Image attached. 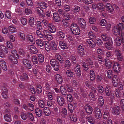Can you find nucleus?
Returning <instances> with one entry per match:
<instances>
[{"label": "nucleus", "instance_id": "24", "mask_svg": "<svg viewBox=\"0 0 124 124\" xmlns=\"http://www.w3.org/2000/svg\"><path fill=\"white\" fill-rule=\"evenodd\" d=\"M86 119L87 121L90 124H94L96 123L95 119L92 116H87L86 118Z\"/></svg>", "mask_w": 124, "mask_h": 124}, {"label": "nucleus", "instance_id": "48", "mask_svg": "<svg viewBox=\"0 0 124 124\" xmlns=\"http://www.w3.org/2000/svg\"><path fill=\"white\" fill-rule=\"evenodd\" d=\"M25 12L27 15L31 14L32 12V9L31 8H26L25 10Z\"/></svg>", "mask_w": 124, "mask_h": 124}, {"label": "nucleus", "instance_id": "44", "mask_svg": "<svg viewBox=\"0 0 124 124\" xmlns=\"http://www.w3.org/2000/svg\"><path fill=\"white\" fill-rule=\"evenodd\" d=\"M55 57L58 60L60 63H62L63 62V59L62 57L59 54H56L55 55Z\"/></svg>", "mask_w": 124, "mask_h": 124}, {"label": "nucleus", "instance_id": "6", "mask_svg": "<svg viewBox=\"0 0 124 124\" xmlns=\"http://www.w3.org/2000/svg\"><path fill=\"white\" fill-rule=\"evenodd\" d=\"M57 101L59 105L61 106H62L65 104V98L62 95L58 94L56 96Z\"/></svg>", "mask_w": 124, "mask_h": 124}, {"label": "nucleus", "instance_id": "57", "mask_svg": "<svg viewBox=\"0 0 124 124\" xmlns=\"http://www.w3.org/2000/svg\"><path fill=\"white\" fill-rule=\"evenodd\" d=\"M50 45L51 47L53 48V49L54 51H55L56 50L57 46V45L55 44L54 42L51 41L50 43Z\"/></svg>", "mask_w": 124, "mask_h": 124}, {"label": "nucleus", "instance_id": "63", "mask_svg": "<svg viewBox=\"0 0 124 124\" xmlns=\"http://www.w3.org/2000/svg\"><path fill=\"white\" fill-rule=\"evenodd\" d=\"M53 2L56 6H60L61 4L60 0H53Z\"/></svg>", "mask_w": 124, "mask_h": 124}, {"label": "nucleus", "instance_id": "45", "mask_svg": "<svg viewBox=\"0 0 124 124\" xmlns=\"http://www.w3.org/2000/svg\"><path fill=\"white\" fill-rule=\"evenodd\" d=\"M101 38L104 41H108L109 38H111L110 37H109L107 34H104L102 35L101 36Z\"/></svg>", "mask_w": 124, "mask_h": 124}, {"label": "nucleus", "instance_id": "56", "mask_svg": "<svg viewBox=\"0 0 124 124\" xmlns=\"http://www.w3.org/2000/svg\"><path fill=\"white\" fill-rule=\"evenodd\" d=\"M69 116L71 120L74 122H75L77 121V117L75 115L72 114L70 115Z\"/></svg>", "mask_w": 124, "mask_h": 124}, {"label": "nucleus", "instance_id": "39", "mask_svg": "<svg viewBox=\"0 0 124 124\" xmlns=\"http://www.w3.org/2000/svg\"><path fill=\"white\" fill-rule=\"evenodd\" d=\"M124 88L121 82H119L117 85V88L116 91V92H120L123 90Z\"/></svg>", "mask_w": 124, "mask_h": 124}, {"label": "nucleus", "instance_id": "14", "mask_svg": "<svg viewBox=\"0 0 124 124\" xmlns=\"http://www.w3.org/2000/svg\"><path fill=\"white\" fill-rule=\"evenodd\" d=\"M84 108L86 113L89 114H91L92 113L93 109L91 106L89 104H86L84 107Z\"/></svg>", "mask_w": 124, "mask_h": 124}, {"label": "nucleus", "instance_id": "8", "mask_svg": "<svg viewBox=\"0 0 124 124\" xmlns=\"http://www.w3.org/2000/svg\"><path fill=\"white\" fill-rule=\"evenodd\" d=\"M95 117L97 119H98L101 118L102 114L100 109L99 108H95L93 112Z\"/></svg>", "mask_w": 124, "mask_h": 124}, {"label": "nucleus", "instance_id": "7", "mask_svg": "<svg viewBox=\"0 0 124 124\" xmlns=\"http://www.w3.org/2000/svg\"><path fill=\"white\" fill-rule=\"evenodd\" d=\"M22 108L25 110L33 111L34 109V105L32 103H28L27 104H24L22 106Z\"/></svg>", "mask_w": 124, "mask_h": 124}, {"label": "nucleus", "instance_id": "25", "mask_svg": "<svg viewBox=\"0 0 124 124\" xmlns=\"http://www.w3.org/2000/svg\"><path fill=\"white\" fill-rule=\"evenodd\" d=\"M47 28L51 33H54L56 31V29L55 26L51 23L48 26Z\"/></svg>", "mask_w": 124, "mask_h": 124}, {"label": "nucleus", "instance_id": "49", "mask_svg": "<svg viewBox=\"0 0 124 124\" xmlns=\"http://www.w3.org/2000/svg\"><path fill=\"white\" fill-rule=\"evenodd\" d=\"M94 41L95 44H96L98 45H102L103 43V42L100 39H94Z\"/></svg>", "mask_w": 124, "mask_h": 124}, {"label": "nucleus", "instance_id": "3", "mask_svg": "<svg viewBox=\"0 0 124 124\" xmlns=\"http://www.w3.org/2000/svg\"><path fill=\"white\" fill-rule=\"evenodd\" d=\"M70 27V29L73 34L76 35H78L80 34V30L76 24H72Z\"/></svg>", "mask_w": 124, "mask_h": 124}, {"label": "nucleus", "instance_id": "51", "mask_svg": "<svg viewBox=\"0 0 124 124\" xmlns=\"http://www.w3.org/2000/svg\"><path fill=\"white\" fill-rule=\"evenodd\" d=\"M36 34L38 37L40 38H42L45 36L43 31L41 32L39 30L36 31Z\"/></svg>", "mask_w": 124, "mask_h": 124}, {"label": "nucleus", "instance_id": "22", "mask_svg": "<svg viewBox=\"0 0 124 124\" xmlns=\"http://www.w3.org/2000/svg\"><path fill=\"white\" fill-rule=\"evenodd\" d=\"M105 10V7L104 4L102 3H99L98 4L97 11L99 12Z\"/></svg>", "mask_w": 124, "mask_h": 124}, {"label": "nucleus", "instance_id": "64", "mask_svg": "<svg viewBox=\"0 0 124 124\" xmlns=\"http://www.w3.org/2000/svg\"><path fill=\"white\" fill-rule=\"evenodd\" d=\"M57 35L59 38H63L64 37V34L62 31H59L57 33Z\"/></svg>", "mask_w": 124, "mask_h": 124}, {"label": "nucleus", "instance_id": "47", "mask_svg": "<svg viewBox=\"0 0 124 124\" xmlns=\"http://www.w3.org/2000/svg\"><path fill=\"white\" fill-rule=\"evenodd\" d=\"M18 35L20 38V39L21 41H24L25 39V37L24 33L20 32L18 33Z\"/></svg>", "mask_w": 124, "mask_h": 124}, {"label": "nucleus", "instance_id": "17", "mask_svg": "<svg viewBox=\"0 0 124 124\" xmlns=\"http://www.w3.org/2000/svg\"><path fill=\"white\" fill-rule=\"evenodd\" d=\"M113 69L116 72H119L121 69L120 65L117 62H115L113 64Z\"/></svg>", "mask_w": 124, "mask_h": 124}, {"label": "nucleus", "instance_id": "55", "mask_svg": "<svg viewBox=\"0 0 124 124\" xmlns=\"http://www.w3.org/2000/svg\"><path fill=\"white\" fill-rule=\"evenodd\" d=\"M35 113L36 115L39 117L41 116L42 115L41 110L38 108H36L35 109Z\"/></svg>", "mask_w": 124, "mask_h": 124}, {"label": "nucleus", "instance_id": "37", "mask_svg": "<svg viewBox=\"0 0 124 124\" xmlns=\"http://www.w3.org/2000/svg\"><path fill=\"white\" fill-rule=\"evenodd\" d=\"M116 75H114L112 79V82L113 85L115 87L117 86L118 85V79L116 78Z\"/></svg>", "mask_w": 124, "mask_h": 124}, {"label": "nucleus", "instance_id": "33", "mask_svg": "<svg viewBox=\"0 0 124 124\" xmlns=\"http://www.w3.org/2000/svg\"><path fill=\"white\" fill-rule=\"evenodd\" d=\"M38 4L42 8L45 9L47 7V4L43 2H38Z\"/></svg>", "mask_w": 124, "mask_h": 124}, {"label": "nucleus", "instance_id": "10", "mask_svg": "<svg viewBox=\"0 0 124 124\" xmlns=\"http://www.w3.org/2000/svg\"><path fill=\"white\" fill-rule=\"evenodd\" d=\"M78 21L80 26L84 29H85L86 24L85 21L83 18H78Z\"/></svg>", "mask_w": 124, "mask_h": 124}, {"label": "nucleus", "instance_id": "5", "mask_svg": "<svg viewBox=\"0 0 124 124\" xmlns=\"http://www.w3.org/2000/svg\"><path fill=\"white\" fill-rule=\"evenodd\" d=\"M8 52V50L3 45H1L0 47V56L2 58L4 57L5 54Z\"/></svg>", "mask_w": 124, "mask_h": 124}, {"label": "nucleus", "instance_id": "2", "mask_svg": "<svg viewBox=\"0 0 124 124\" xmlns=\"http://www.w3.org/2000/svg\"><path fill=\"white\" fill-rule=\"evenodd\" d=\"M105 92L106 95L108 96H110L112 101H114L115 100V95L113 91L110 88V87L107 86L105 88Z\"/></svg>", "mask_w": 124, "mask_h": 124}, {"label": "nucleus", "instance_id": "30", "mask_svg": "<svg viewBox=\"0 0 124 124\" xmlns=\"http://www.w3.org/2000/svg\"><path fill=\"white\" fill-rule=\"evenodd\" d=\"M8 29L9 32L11 33H14L17 32L16 29L13 26H9L8 28Z\"/></svg>", "mask_w": 124, "mask_h": 124}, {"label": "nucleus", "instance_id": "21", "mask_svg": "<svg viewBox=\"0 0 124 124\" xmlns=\"http://www.w3.org/2000/svg\"><path fill=\"white\" fill-rule=\"evenodd\" d=\"M29 50L30 52L33 54H35L38 52L37 48L34 46L31 45L29 48Z\"/></svg>", "mask_w": 124, "mask_h": 124}, {"label": "nucleus", "instance_id": "27", "mask_svg": "<svg viewBox=\"0 0 124 124\" xmlns=\"http://www.w3.org/2000/svg\"><path fill=\"white\" fill-rule=\"evenodd\" d=\"M45 41H43L42 39H39L36 40V43L38 46H44V44L45 43Z\"/></svg>", "mask_w": 124, "mask_h": 124}, {"label": "nucleus", "instance_id": "32", "mask_svg": "<svg viewBox=\"0 0 124 124\" xmlns=\"http://www.w3.org/2000/svg\"><path fill=\"white\" fill-rule=\"evenodd\" d=\"M106 8L110 11L111 13L113 12L114 10V8L112 5L109 3L107 4L106 5Z\"/></svg>", "mask_w": 124, "mask_h": 124}, {"label": "nucleus", "instance_id": "11", "mask_svg": "<svg viewBox=\"0 0 124 124\" xmlns=\"http://www.w3.org/2000/svg\"><path fill=\"white\" fill-rule=\"evenodd\" d=\"M117 57V59L118 61H121L123 60L122 54L121 51L119 49H116L115 51Z\"/></svg>", "mask_w": 124, "mask_h": 124}, {"label": "nucleus", "instance_id": "38", "mask_svg": "<svg viewBox=\"0 0 124 124\" xmlns=\"http://www.w3.org/2000/svg\"><path fill=\"white\" fill-rule=\"evenodd\" d=\"M115 43L116 44L117 46H120L121 44L122 40L120 37L118 36L115 39Z\"/></svg>", "mask_w": 124, "mask_h": 124}, {"label": "nucleus", "instance_id": "23", "mask_svg": "<svg viewBox=\"0 0 124 124\" xmlns=\"http://www.w3.org/2000/svg\"><path fill=\"white\" fill-rule=\"evenodd\" d=\"M86 42L89 46L93 48L96 45L94 41H93L91 39H88L86 40Z\"/></svg>", "mask_w": 124, "mask_h": 124}, {"label": "nucleus", "instance_id": "26", "mask_svg": "<svg viewBox=\"0 0 124 124\" xmlns=\"http://www.w3.org/2000/svg\"><path fill=\"white\" fill-rule=\"evenodd\" d=\"M67 110L65 108H63L60 111V114L62 117H65L67 114Z\"/></svg>", "mask_w": 124, "mask_h": 124}, {"label": "nucleus", "instance_id": "12", "mask_svg": "<svg viewBox=\"0 0 124 124\" xmlns=\"http://www.w3.org/2000/svg\"><path fill=\"white\" fill-rule=\"evenodd\" d=\"M120 108L117 106H115L112 108V113L113 115H118L120 113Z\"/></svg>", "mask_w": 124, "mask_h": 124}, {"label": "nucleus", "instance_id": "40", "mask_svg": "<svg viewBox=\"0 0 124 124\" xmlns=\"http://www.w3.org/2000/svg\"><path fill=\"white\" fill-rule=\"evenodd\" d=\"M20 78L22 80H26L28 78V75L26 74L23 73L20 75Z\"/></svg>", "mask_w": 124, "mask_h": 124}, {"label": "nucleus", "instance_id": "54", "mask_svg": "<svg viewBox=\"0 0 124 124\" xmlns=\"http://www.w3.org/2000/svg\"><path fill=\"white\" fill-rule=\"evenodd\" d=\"M45 47L46 50L47 51H49L50 49V44L47 41H45Z\"/></svg>", "mask_w": 124, "mask_h": 124}, {"label": "nucleus", "instance_id": "35", "mask_svg": "<svg viewBox=\"0 0 124 124\" xmlns=\"http://www.w3.org/2000/svg\"><path fill=\"white\" fill-rule=\"evenodd\" d=\"M105 66L106 67L108 68H110L111 66L112 62L109 60L106 59L105 60Z\"/></svg>", "mask_w": 124, "mask_h": 124}, {"label": "nucleus", "instance_id": "13", "mask_svg": "<svg viewBox=\"0 0 124 124\" xmlns=\"http://www.w3.org/2000/svg\"><path fill=\"white\" fill-rule=\"evenodd\" d=\"M22 62L24 65L27 68L31 69V62L29 60L27 59H23Z\"/></svg>", "mask_w": 124, "mask_h": 124}, {"label": "nucleus", "instance_id": "36", "mask_svg": "<svg viewBox=\"0 0 124 124\" xmlns=\"http://www.w3.org/2000/svg\"><path fill=\"white\" fill-rule=\"evenodd\" d=\"M12 13L9 10H7L6 12L5 16L8 19H10L12 18Z\"/></svg>", "mask_w": 124, "mask_h": 124}, {"label": "nucleus", "instance_id": "4", "mask_svg": "<svg viewBox=\"0 0 124 124\" xmlns=\"http://www.w3.org/2000/svg\"><path fill=\"white\" fill-rule=\"evenodd\" d=\"M90 89V97L92 100L94 101L96 98V94L97 93V92L95 89L93 87H91Z\"/></svg>", "mask_w": 124, "mask_h": 124}, {"label": "nucleus", "instance_id": "50", "mask_svg": "<svg viewBox=\"0 0 124 124\" xmlns=\"http://www.w3.org/2000/svg\"><path fill=\"white\" fill-rule=\"evenodd\" d=\"M38 59L39 62L41 63L43 62L44 61L43 55L41 54H38Z\"/></svg>", "mask_w": 124, "mask_h": 124}, {"label": "nucleus", "instance_id": "29", "mask_svg": "<svg viewBox=\"0 0 124 124\" xmlns=\"http://www.w3.org/2000/svg\"><path fill=\"white\" fill-rule=\"evenodd\" d=\"M41 8L39 7H37L36 8V11L37 14L42 17H44L45 16V14L43 13V12H40Z\"/></svg>", "mask_w": 124, "mask_h": 124}, {"label": "nucleus", "instance_id": "62", "mask_svg": "<svg viewBox=\"0 0 124 124\" xmlns=\"http://www.w3.org/2000/svg\"><path fill=\"white\" fill-rule=\"evenodd\" d=\"M68 108L70 112L72 113L73 111V107L72 104L69 103L68 104Z\"/></svg>", "mask_w": 124, "mask_h": 124}, {"label": "nucleus", "instance_id": "1", "mask_svg": "<svg viewBox=\"0 0 124 124\" xmlns=\"http://www.w3.org/2000/svg\"><path fill=\"white\" fill-rule=\"evenodd\" d=\"M11 53L12 55H10L9 57V59L11 62L13 64H17L18 62L16 58H19V55L18 54L17 51L15 50H12L11 51Z\"/></svg>", "mask_w": 124, "mask_h": 124}, {"label": "nucleus", "instance_id": "28", "mask_svg": "<svg viewBox=\"0 0 124 124\" xmlns=\"http://www.w3.org/2000/svg\"><path fill=\"white\" fill-rule=\"evenodd\" d=\"M55 79L57 82L59 84L62 83L63 82V79L62 76L59 74L55 75Z\"/></svg>", "mask_w": 124, "mask_h": 124}, {"label": "nucleus", "instance_id": "43", "mask_svg": "<svg viewBox=\"0 0 124 124\" xmlns=\"http://www.w3.org/2000/svg\"><path fill=\"white\" fill-rule=\"evenodd\" d=\"M60 92L63 95H65L67 93V91L64 86L61 85L60 88Z\"/></svg>", "mask_w": 124, "mask_h": 124}, {"label": "nucleus", "instance_id": "34", "mask_svg": "<svg viewBox=\"0 0 124 124\" xmlns=\"http://www.w3.org/2000/svg\"><path fill=\"white\" fill-rule=\"evenodd\" d=\"M4 118L5 120L8 122H10L12 121L11 116L9 114H6L4 116Z\"/></svg>", "mask_w": 124, "mask_h": 124}, {"label": "nucleus", "instance_id": "18", "mask_svg": "<svg viewBox=\"0 0 124 124\" xmlns=\"http://www.w3.org/2000/svg\"><path fill=\"white\" fill-rule=\"evenodd\" d=\"M2 92L1 94L3 98L4 99H7L8 98V91L7 89L5 87H3L2 89Z\"/></svg>", "mask_w": 124, "mask_h": 124}, {"label": "nucleus", "instance_id": "20", "mask_svg": "<svg viewBox=\"0 0 124 124\" xmlns=\"http://www.w3.org/2000/svg\"><path fill=\"white\" fill-rule=\"evenodd\" d=\"M0 67L4 70H7L8 68L6 62L4 60H0Z\"/></svg>", "mask_w": 124, "mask_h": 124}, {"label": "nucleus", "instance_id": "52", "mask_svg": "<svg viewBox=\"0 0 124 124\" xmlns=\"http://www.w3.org/2000/svg\"><path fill=\"white\" fill-rule=\"evenodd\" d=\"M79 2H84L87 5L92 3L93 2V0H78Z\"/></svg>", "mask_w": 124, "mask_h": 124}, {"label": "nucleus", "instance_id": "60", "mask_svg": "<svg viewBox=\"0 0 124 124\" xmlns=\"http://www.w3.org/2000/svg\"><path fill=\"white\" fill-rule=\"evenodd\" d=\"M65 64L64 66L68 68H69L70 67L71 63L70 61L68 60H66L64 62Z\"/></svg>", "mask_w": 124, "mask_h": 124}, {"label": "nucleus", "instance_id": "16", "mask_svg": "<svg viewBox=\"0 0 124 124\" xmlns=\"http://www.w3.org/2000/svg\"><path fill=\"white\" fill-rule=\"evenodd\" d=\"M77 52L78 54L81 56L85 55L84 50L83 46L81 45L78 46L77 49Z\"/></svg>", "mask_w": 124, "mask_h": 124}, {"label": "nucleus", "instance_id": "19", "mask_svg": "<svg viewBox=\"0 0 124 124\" xmlns=\"http://www.w3.org/2000/svg\"><path fill=\"white\" fill-rule=\"evenodd\" d=\"M75 72L77 75L80 76L81 75V69L79 65L77 64L75 68Z\"/></svg>", "mask_w": 124, "mask_h": 124}, {"label": "nucleus", "instance_id": "59", "mask_svg": "<svg viewBox=\"0 0 124 124\" xmlns=\"http://www.w3.org/2000/svg\"><path fill=\"white\" fill-rule=\"evenodd\" d=\"M66 74L68 77H72L73 76L74 73L71 70H68L66 71Z\"/></svg>", "mask_w": 124, "mask_h": 124}, {"label": "nucleus", "instance_id": "15", "mask_svg": "<svg viewBox=\"0 0 124 124\" xmlns=\"http://www.w3.org/2000/svg\"><path fill=\"white\" fill-rule=\"evenodd\" d=\"M59 45L61 48L63 49H67L69 47L67 43L65 41H61L59 42Z\"/></svg>", "mask_w": 124, "mask_h": 124}, {"label": "nucleus", "instance_id": "42", "mask_svg": "<svg viewBox=\"0 0 124 124\" xmlns=\"http://www.w3.org/2000/svg\"><path fill=\"white\" fill-rule=\"evenodd\" d=\"M110 117L109 113L108 111H105L103 115V118L105 120H107Z\"/></svg>", "mask_w": 124, "mask_h": 124}, {"label": "nucleus", "instance_id": "41", "mask_svg": "<svg viewBox=\"0 0 124 124\" xmlns=\"http://www.w3.org/2000/svg\"><path fill=\"white\" fill-rule=\"evenodd\" d=\"M43 111L45 115L46 116H48L50 115L51 111L48 108L45 107L43 109Z\"/></svg>", "mask_w": 124, "mask_h": 124}, {"label": "nucleus", "instance_id": "61", "mask_svg": "<svg viewBox=\"0 0 124 124\" xmlns=\"http://www.w3.org/2000/svg\"><path fill=\"white\" fill-rule=\"evenodd\" d=\"M38 103L39 105V106L40 108H43L45 106V103L42 100H39L38 102Z\"/></svg>", "mask_w": 124, "mask_h": 124}, {"label": "nucleus", "instance_id": "46", "mask_svg": "<svg viewBox=\"0 0 124 124\" xmlns=\"http://www.w3.org/2000/svg\"><path fill=\"white\" fill-rule=\"evenodd\" d=\"M28 41L31 42H33L34 39L32 35L30 34H27L26 37Z\"/></svg>", "mask_w": 124, "mask_h": 124}, {"label": "nucleus", "instance_id": "53", "mask_svg": "<svg viewBox=\"0 0 124 124\" xmlns=\"http://www.w3.org/2000/svg\"><path fill=\"white\" fill-rule=\"evenodd\" d=\"M21 22L23 25H25L27 23V20L26 19L23 17H21Z\"/></svg>", "mask_w": 124, "mask_h": 124}, {"label": "nucleus", "instance_id": "31", "mask_svg": "<svg viewBox=\"0 0 124 124\" xmlns=\"http://www.w3.org/2000/svg\"><path fill=\"white\" fill-rule=\"evenodd\" d=\"M120 29L118 26H115L113 29V32L115 35H118L120 33Z\"/></svg>", "mask_w": 124, "mask_h": 124}, {"label": "nucleus", "instance_id": "58", "mask_svg": "<svg viewBox=\"0 0 124 124\" xmlns=\"http://www.w3.org/2000/svg\"><path fill=\"white\" fill-rule=\"evenodd\" d=\"M32 62L34 64H36L38 63V61L37 58L35 56H33L31 57Z\"/></svg>", "mask_w": 124, "mask_h": 124}, {"label": "nucleus", "instance_id": "9", "mask_svg": "<svg viewBox=\"0 0 124 124\" xmlns=\"http://www.w3.org/2000/svg\"><path fill=\"white\" fill-rule=\"evenodd\" d=\"M113 43V42L111 38H109V41L107 42L105 44V46L106 48L110 50H113L114 48L112 46Z\"/></svg>", "mask_w": 124, "mask_h": 124}]
</instances>
